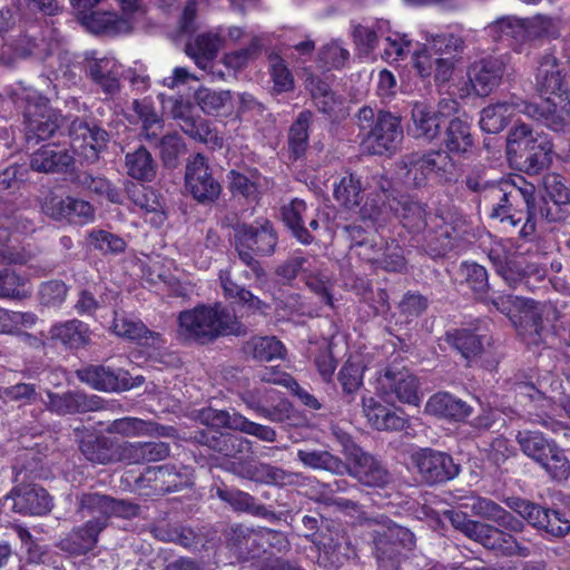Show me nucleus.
I'll list each match as a JSON object with an SVG mask.
<instances>
[{
    "label": "nucleus",
    "instance_id": "f257e3e1",
    "mask_svg": "<svg viewBox=\"0 0 570 570\" xmlns=\"http://www.w3.org/2000/svg\"><path fill=\"white\" fill-rule=\"evenodd\" d=\"M535 86L542 99L540 102H524L522 112L553 131H562L570 115V90L553 55L546 53L540 58Z\"/></svg>",
    "mask_w": 570,
    "mask_h": 570
},
{
    "label": "nucleus",
    "instance_id": "f03ea898",
    "mask_svg": "<svg viewBox=\"0 0 570 570\" xmlns=\"http://www.w3.org/2000/svg\"><path fill=\"white\" fill-rule=\"evenodd\" d=\"M178 335L186 343L207 345L227 335L243 336L246 326L220 302L198 304L177 317Z\"/></svg>",
    "mask_w": 570,
    "mask_h": 570
},
{
    "label": "nucleus",
    "instance_id": "7ed1b4c3",
    "mask_svg": "<svg viewBox=\"0 0 570 570\" xmlns=\"http://www.w3.org/2000/svg\"><path fill=\"white\" fill-rule=\"evenodd\" d=\"M553 144L549 135L534 131L527 124L511 128L507 138V155L520 170L538 175L549 167L552 160Z\"/></svg>",
    "mask_w": 570,
    "mask_h": 570
},
{
    "label": "nucleus",
    "instance_id": "20e7f679",
    "mask_svg": "<svg viewBox=\"0 0 570 570\" xmlns=\"http://www.w3.org/2000/svg\"><path fill=\"white\" fill-rule=\"evenodd\" d=\"M360 136L364 149L371 155L383 156L395 151L403 139L401 117L387 110L364 106L357 112Z\"/></svg>",
    "mask_w": 570,
    "mask_h": 570
},
{
    "label": "nucleus",
    "instance_id": "39448f33",
    "mask_svg": "<svg viewBox=\"0 0 570 570\" xmlns=\"http://www.w3.org/2000/svg\"><path fill=\"white\" fill-rule=\"evenodd\" d=\"M535 190V186L522 175L510 174L505 177L503 195H508L509 215H513L514 220L509 224V230L518 229L519 238L524 242H532L535 237L539 215Z\"/></svg>",
    "mask_w": 570,
    "mask_h": 570
},
{
    "label": "nucleus",
    "instance_id": "423d86ee",
    "mask_svg": "<svg viewBox=\"0 0 570 570\" xmlns=\"http://www.w3.org/2000/svg\"><path fill=\"white\" fill-rule=\"evenodd\" d=\"M277 243V232L267 218L234 227V245L238 257L257 276L263 274V268L255 256L273 255Z\"/></svg>",
    "mask_w": 570,
    "mask_h": 570
},
{
    "label": "nucleus",
    "instance_id": "0eeeda50",
    "mask_svg": "<svg viewBox=\"0 0 570 570\" xmlns=\"http://www.w3.org/2000/svg\"><path fill=\"white\" fill-rule=\"evenodd\" d=\"M451 521L456 529L489 550L507 557L529 554L528 547L523 546L514 534L498 527L468 519L463 512H452Z\"/></svg>",
    "mask_w": 570,
    "mask_h": 570
},
{
    "label": "nucleus",
    "instance_id": "6e6552de",
    "mask_svg": "<svg viewBox=\"0 0 570 570\" xmlns=\"http://www.w3.org/2000/svg\"><path fill=\"white\" fill-rule=\"evenodd\" d=\"M522 452L539 463L553 480H567L570 473V462L553 440L539 431H523L518 434Z\"/></svg>",
    "mask_w": 570,
    "mask_h": 570
},
{
    "label": "nucleus",
    "instance_id": "1a4fd4ad",
    "mask_svg": "<svg viewBox=\"0 0 570 570\" xmlns=\"http://www.w3.org/2000/svg\"><path fill=\"white\" fill-rule=\"evenodd\" d=\"M488 257L497 274L512 288L523 286L534 292L535 286L531 284L532 277L537 282H546L543 273H533L534 268L527 263L525 257L503 242L494 243L489 249Z\"/></svg>",
    "mask_w": 570,
    "mask_h": 570
},
{
    "label": "nucleus",
    "instance_id": "9d476101",
    "mask_svg": "<svg viewBox=\"0 0 570 570\" xmlns=\"http://www.w3.org/2000/svg\"><path fill=\"white\" fill-rule=\"evenodd\" d=\"M491 305L507 315L523 334L533 336V342L541 340L544 331V306L532 299L514 295H498L491 299Z\"/></svg>",
    "mask_w": 570,
    "mask_h": 570
},
{
    "label": "nucleus",
    "instance_id": "9b49d317",
    "mask_svg": "<svg viewBox=\"0 0 570 570\" xmlns=\"http://www.w3.org/2000/svg\"><path fill=\"white\" fill-rule=\"evenodd\" d=\"M502 502L531 527L551 537L561 538L570 532V520L560 510L546 508L520 497H507Z\"/></svg>",
    "mask_w": 570,
    "mask_h": 570
},
{
    "label": "nucleus",
    "instance_id": "f8f14e48",
    "mask_svg": "<svg viewBox=\"0 0 570 570\" xmlns=\"http://www.w3.org/2000/svg\"><path fill=\"white\" fill-rule=\"evenodd\" d=\"M504 72L501 58L487 56L473 61L466 69L468 81L459 89L460 98L488 97L500 86Z\"/></svg>",
    "mask_w": 570,
    "mask_h": 570
},
{
    "label": "nucleus",
    "instance_id": "ddd939ff",
    "mask_svg": "<svg viewBox=\"0 0 570 570\" xmlns=\"http://www.w3.org/2000/svg\"><path fill=\"white\" fill-rule=\"evenodd\" d=\"M484 335L475 330L460 327L446 331L444 341L455 350L469 366L476 365L487 371H495L499 358L490 348L484 347Z\"/></svg>",
    "mask_w": 570,
    "mask_h": 570
},
{
    "label": "nucleus",
    "instance_id": "4468645a",
    "mask_svg": "<svg viewBox=\"0 0 570 570\" xmlns=\"http://www.w3.org/2000/svg\"><path fill=\"white\" fill-rule=\"evenodd\" d=\"M421 479L429 485L443 484L455 479L461 466L451 454L431 448L420 449L412 454Z\"/></svg>",
    "mask_w": 570,
    "mask_h": 570
},
{
    "label": "nucleus",
    "instance_id": "2eb2a0df",
    "mask_svg": "<svg viewBox=\"0 0 570 570\" xmlns=\"http://www.w3.org/2000/svg\"><path fill=\"white\" fill-rule=\"evenodd\" d=\"M144 495H164L191 485L190 476L175 464L147 466L136 480Z\"/></svg>",
    "mask_w": 570,
    "mask_h": 570
},
{
    "label": "nucleus",
    "instance_id": "dca6fc26",
    "mask_svg": "<svg viewBox=\"0 0 570 570\" xmlns=\"http://www.w3.org/2000/svg\"><path fill=\"white\" fill-rule=\"evenodd\" d=\"M185 187L199 204H210L218 199L222 186L214 177L208 160L203 154L197 153L188 159Z\"/></svg>",
    "mask_w": 570,
    "mask_h": 570
},
{
    "label": "nucleus",
    "instance_id": "f3484780",
    "mask_svg": "<svg viewBox=\"0 0 570 570\" xmlns=\"http://www.w3.org/2000/svg\"><path fill=\"white\" fill-rule=\"evenodd\" d=\"M242 400L258 417L283 423L293 412L292 403L277 390L255 387L242 393Z\"/></svg>",
    "mask_w": 570,
    "mask_h": 570
},
{
    "label": "nucleus",
    "instance_id": "a211bd4d",
    "mask_svg": "<svg viewBox=\"0 0 570 570\" xmlns=\"http://www.w3.org/2000/svg\"><path fill=\"white\" fill-rule=\"evenodd\" d=\"M459 238V232L453 222L443 215L434 214L426 227L421 232L420 248L431 258H442L451 252Z\"/></svg>",
    "mask_w": 570,
    "mask_h": 570
},
{
    "label": "nucleus",
    "instance_id": "6ab92c4d",
    "mask_svg": "<svg viewBox=\"0 0 570 570\" xmlns=\"http://www.w3.org/2000/svg\"><path fill=\"white\" fill-rule=\"evenodd\" d=\"M377 391L386 397H395L410 405H417L421 401L419 380L405 367L386 366L379 379Z\"/></svg>",
    "mask_w": 570,
    "mask_h": 570
},
{
    "label": "nucleus",
    "instance_id": "aec40b11",
    "mask_svg": "<svg viewBox=\"0 0 570 570\" xmlns=\"http://www.w3.org/2000/svg\"><path fill=\"white\" fill-rule=\"evenodd\" d=\"M566 183V178L558 173H549L543 178L547 197L539 207V215L549 223L570 218V188Z\"/></svg>",
    "mask_w": 570,
    "mask_h": 570
},
{
    "label": "nucleus",
    "instance_id": "412c9836",
    "mask_svg": "<svg viewBox=\"0 0 570 570\" xmlns=\"http://www.w3.org/2000/svg\"><path fill=\"white\" fill-rule=\"evenodd\" d=\"M42 210L55 220H67L71 224L83 225L95 218V209L89 202L71 196L51 194L45 198Z\"/></svg>",
    "mask_w": 570,
    "mask_h": 570
},
{
    "label": "nucleus",
    "instance_id": "4be33fe9",
    "mask_svg": "<svg viewBox=\"0 0 570 570\" xmlns=\"http://www.w3.org/2000/svg\"><path fill=\"white\" fill-rule=\"evenodd\" d=\"M393 215L401 225L412 235H420L435 213L429 210L426 203L415 196L401 194L389 202Z\"/></svg>",
    "mask_w": 570,
    "mask_h": 570
},
{
    "label": "nucleus",
    "instance_id": "5701e85b",
    "mask_svg": "<svg viewBox=\"0 0 570 570\" xmlns=\"http://www.w3.org/2000/svg\"><path fill=\"white\" fill-rule=\"evenodd\" d=\"M475 147L472 126L460 117H453L445 125L440 149L452 160L469 159Z\"/></svg>",
    "mask_w": 570,
    "mask_h": 570
},
{
    "label": "nucleus",
    "instance_id": "b1692460",
    "mask_svg": "<svg viewBox=\"0 0 570 570\" xmlns=\"http://www.w3.org/2000/svg\"><path fill=\"white\" fill-rule=\"evenodd\" d=\"M82 455L95 464L124 462L125 441L105 434H88L79 442Z\"/></svg>",
    "mask_w": 570,
    "mask_h": 570
},
{
    "label": "nucleus",
    "instance_id": "393cba45",
    "mask_svg": "<svg viewBox=\"0 0 570 570\" xmlns=\"http://www.w3.org/2000/svg\"><path fill=\"white\" fill-rule=\"evenodd\" d=\"M78 379L98 391H128L134 387L129 373L105 365H87L77 372Z\"/></svg>",
    "mask_w": 570,
    "mask_h": 570
},
{
    "label": "nucleus",
    "instance_id": "a878e982",
    "mask_svg": "<svg viewBox=\"0 0 570 570\" xmlns=\"http://www.w3.org/2000/svg\"><path fill=\"white\" fill-rule=\"evenodd\" d=\"M350 473L360 483L371 488H384L391 481V474L382 462L360 448L351 454Z\"/></svg>",
    "mask_w": 570,
    "mask_h": 570
},
{
    "label": "nucleus",
    "instance_id": "bb28decb",
    "mask_svg": "<svg viewBox=\"0 0 570 570\" xmlns=\"http://www.w3.org/2000/svg\"><path fill=\"white\" fill-rule=\"evenodd\" d=\"M87 77L106 96L112 98L119 94L122 66L114 57L94 58L88 62Z\"/></svg>",
    "mask_w": 570,
    "mask_h": 570
},
{
    "label": "nucleus",
    "instance_id": "cd10ccee",
    "mask_svg": "<svg viewBox=\"0 0 570 570\" xmlns=\"http://www.w3.org/2000/svg\"><path fill=\"white\" fill-rule=\"evenodd\" d=\"M443 114L425 102H414L411 109V120L407 134L424 142H433L441 136Z\"/></svg>",
    "mask_w": 570,
    "mask_h": 570
},
{
    "label": "nucleus",
    "instance_id": "c85d7f7f",
    "mask_svg": "<svg viewBox=\"0 0 570 570\" xmlns=\"http://www.w3.org/2000/svg\"><path fill=\"white\" fill-rule=\"evenodd\" d=\"M375 244V248L370 253L360 254V258L370 264L375 271H385L389 273H403L406 271V258L404 249L396 239L383 240Z\"/></svg>",
    "mask_w": 570,
    "mask_h": 570
},
{
    "label": "nucleus",
    "instance_id": "c756f323",
    "mask_svg": "<svg viewBox=\"0 0 570 570\" xmlns=\"http://www.w3.org/2000/svg\"><path fill=\"white\" fill-rule=\"evenodd\" d=\"M49 335L55 345H61L69 351L83 350L92 342L89 324L78 318L55 323L49 330Z\"/></svg>",
    "mask_w": 570,
    "mask_h": 570
},
{
    "label": "nucleus",
    "instance_id": "7c9ffc66",
    "mask_svg": "<svg viewBox=\"0 0 570 570\" xmlns=\"http://www.w3.org/2000/svg\"><path fill=\"white\" fill-rule=\"evenodd\" d=\"M73 165V157L60 144H46L30 156V169L42 174L66 173Z\"/></svg>",
    "mask_w": 570,
    "mask_h": 570
},
{
    "label": "nucleus",
    "instance_id": "2f4dec72",
    "mask_svg": "<svg viewBox=\"0 0 570 570\" xmlns=\"http://www.w3.org/2000/svg\"><path fill=\"white\" fill-rule=\"evenodd\" d=\"M10 497L13 500V510L23 515H45L52 507L48 491L38 485L13 488Z\"/></svg>",
    "mask_w": 570,
    "mask_h": 570
},
{
    "label": "nucleus",
    "instance_id": "473e14b6",
    "mask_svg": "<svg viewBox=\"0 0 570 570\" xmlns=\"http://www.w3.org/2000/svg\"><path fill=\"white\" fill-rule=\"evenodd\" d=\"M265 542L264 528L250 529L238 524L227 535V547L246 560L266 554Z\"/></svg>",
    "mask_w": 570,
    "mask_h": 570
},
{
    "label": "nucleus",
    "instance_id": "72a5a7b5",
    "mask_svg": "<svg viewBox=\"0 0 570 570\" xmlns=\"http://www.w3.org/2000/svg\"><path fill=\"white\" fill-rule=\"evenodd\" d=\"M375 557L379 566L385 561L394 563V559L400 554L399 548L412 550L415 547V535L407 528L393 524L380 534L375 540Z\"/></svg>",
    "mask_w": 570,
    "mask_h": 570
},
{
    "label": "nucleus",
    "instance_id": "f704fd0d",
    "mask_svg": "<svg viewBox=\"0 0 570 570\" xmlns=\"http://www.w3.org/2000/svg\"><path fill=\"white\" fill-rule=\"evenodd\" d=\"M425 413L449 422H463L472 413V407L450 392H436L429 397Z\"/></svg>",
    "mask_w": 570,
    "mask_h": 570
},
{
    "label": "nucleus",
    "instance_id": "c9c22d12",
    "mask_svg": "<svg viewBox=\"0 0 570 570\" xmlns=\"http://www.w3.org/2000/svg\"><path fill=\"white\" fill-rule=\"evenodd\" d=\"M195 439L198 443L208 446L226 458L225 469L229 461L242 460L243 454L250 449L249 442L245 438L229 433L217 434L216 432L215 434H210L206 431H199L196 433Z\"/></svg>",
    "mask_w": 570,
    "mask_h": 570
},
{
    "label": "nucleus",
    "instance_id": "e433bc0d",
    "mask_svg": "<svg viewBox=\"0 0 570 570\" xmlns=\"http://www.w3.org/2000/svg\"><path fill=\"white\" fill-rule=\"evenodd\" d=\"M102 530L101 523L86 521L83 524L73 528L62 538L59 542V548L70 556H86L96 548Z\"/></svg>",
    "mask_w": 570,
    "mask_h": 570
},
{
    "label": "nucleus",
    "instance_id": "4c0bfd02",
    "mask_svg": "<svg viewBox=\"0 0 570 570\" xmlns=\"http://www.w3.org/2000/svg\"><path fill=\"white\" fill-rule=\"evenodd\" d=\"M363 413L367 423L377 431H402L407 419L391 410L373 396L362 399Z\"/></svg>",
    "mask_w": 570,
    "mask_h": 570
},
{
    "label": "nucleus",
    "instance_id": "58836bf2",
    "mask_svg": "<svg viewBox=\"0 0 570 570\" xmlns=\"http://www.w3.org/2000/svg\"><path fill=\"white\" fill-rule=\"evenodd\" d=\"M214 495L220 501L227 503L235 512H245L253 517L268 518L274 515L272 509L259 503L255 497L248 492L228 488L226 484L217 485L214 489Z\"/></svg>",
    "mask_w": 570,
    "mask_h": 570
},
{
    "label": "nucleus",
    "instance_id": "ea45409f",
    "mask_svg": "<svg viewBox=\"0 0 570 570\" xmlns=\"http://www.w3.org/2000/svg\"><path fill=\"white\" fill-rule=\"evenodd\" d=\"M132 204L141 210L146 218L151 215L149 223L155 227H161L167 219L165 203L161 195L151 187L139 185L128 190Z\"/></svg>",
    "mask_w": 570,
    "mask_h": 570
},
{
    "label": "nucleus",
    "instance_id": "a19ab883",
    "mask_svg": "<svg viewBox=\"0 0 570 570\" xmlns=\"http://www.w3.org/2000/svg\"><path fill=\"white\" fill-rule=\"evenodd\" d=\"M119 502L114 498L98 492H86L78 497V513L87 521L101 523L105 529L109 518L116 513Z\"/></svg>",
    "mask_w": 570,
    "mask_h": 570
},
{
    "label": "nucleus",
    "instance_id": "79ce46f5",
    "mask_svg": "<svg viewBox=\"0 0 570 570\" xmlns=\"http://www.w3.org/2000/svg\"><path fill=\"white\" fill-rule=\"evenodd\" d=\"M112 331L117 336L135 342L140 346L160 348L164 344L161 334L149 330L141 321L115 317Z\"/></svg>",
    "mask_w": 570,
    "mask_h": 570
},
{
    "label": "nucleus",
    "instance_id": "37998d69",
    "mask_svg": "<svg viewBox=\"0 0 570 570\" xmlns=\"http://www.w3.org/2000/svg\"><path fill=\"white\" fill-rule=\"evenodd\" d=\"M224 45L223 37L217 32H203L186 43V53L196 66L206 69L218 56Z\"/></svg>",
    "mask_w": 570,
    "mask_h": 570
},
{
    "label": "nucleus",
    "instance_id": "c03bdc74",
    "mask_svg": "<svg viewBox=\"0 0 570 570\" xmlns=\"http://www.w3.org/2000/svg\"><path fill=\"white\" fill-rule=\"evenodd\" d=\"M170 454V445L163 441L128 442L125 441L122 452L124 462L127 464H146L167 459Z\"/></svg>",
    "mask_w": 570,
    "mask_h": 570
},
{
    "label": "nucleus",
    "instance_id": "a18cd8bd",
    "mask_svg": "<svg viewBox=\"0 0 570 570\" xmlns=\"http://www.w3.org/2000/svg\"><path fill=\"white\" fill-rule=\"evenodd\" d=\"M175 119L190 138L214 146L222 145V138L218 137L216 130L212 129L209 121L200 116H195L191 108L186 107L180 111H175Z\"/></svg>",
    "mask_w": 570,
    "mask_h": 570
},
{
    "label": "nucleus",
    "instance_id": "49530a36",
    "mask_svg": "<svg viewBox=\"0 0 570 570\" xmlns=\"http://www.w3.org/2000/svg\"><path fill=\"white\" fill-rule=\"evenodd\" d=\"M320 549L334 566H341L356 554L350 537L343 529L328 530L322 533L318 541Z\"/></svg>",
    "mask_w": 570,
    "mask_h": 570
},
{
    "label": "nucleus",
    "instance_id": "de8ad7c7",
    "mask_svg": "<svg viewBox=\"0 0 570 570\" xmlns=\"http://www.w3.org/2000/svg\"><path fill=\"white\" fill-rule=\"evenodd\" d=\"M314 120V114L305 109L296 116L288 129L287 145L289 157L298 160L304 157L309 146V128Z\"/></svg>",
    "mask_w": 570,
    "mask_h": 570
},
{
    "label": "nucleus",
    "instance_id": "09e8293b",
    "mask_svg": "<svg viewBox=\"0 0 570 570\" xmlns=\"http://www.w3.org/2000/svg\"><path fill=\"white\" fill-rule=\"evenodd\" d=\"M307 210L306 202L301 198H293L281 208V216L284 225L289 229L292 236L304 245L314 242V236L305 227L304 215Z\"/></svg>",
    "mask_w": 570,
    "mask_h": 570
},
{
    "label": "nucleus",
    "instance_id": "8fccbe9b",
    "mask_svg": "<svg viewBox=\"0 0 570 570\" xmlns=\"http://www.w3.org/2000/svg\"><path fill=\"white\" fill-rule=\"evenodd\" d=\"M505 185V177L493 181L491 187L484 190V199L482 200L488 216L490 219L499 220L503 228L509 230V224H512L513 215H509L508 210V195H503Z\"/></svg>",
    "mask_w": 570,
    "mask_h": 570
},
{
    "label": "nucleus",
    "instance_id": "3c124183",
    "mask_svg": "<svg viewBox=\"0 0 570 570\" xmlns=\"http://www.w3.org/2000/svg\"><path fill=\"white\" fill-rule=\"evenodd\" d=\"M222 287L224 297L230 303V305L238 308L246 309L247 313L264 314L269 307L267 303L262 301L258 296L254 295L249 289L238 285L229 277L222 279Z\"/></svg>",
    "mask_w": 570,
    "mask_h": 570
},
{
    "label": "nucleus",
    "instance_id": "603ef678",
    "mask_svg": "<svg viewBox=\"0 0 570 570\" xmlns=\"http://www.w3.org/2000/svg\"><path fill=\"white\" fill-rule=\"evenodd\" d=\"M14 11L9 7L2 8L0 10V39L3 42L2 48L4 46H9L11 51L17 57L30 56L36 46L32 39L28 38L27 36H22L21 32H19V39L9 42V39L14 37L11 35V32L14 31Z\"/></svg>",
    "mask_w": 570,
    "mask_h": 570
},
{
    "label": "nucleus",
    "instance_id": "864d4df0",
    "mask_svg": "<svg viewBox=\"0 0 570 570\" xmlns=\"http://www.w3.org/2000/svg\"><path fill=\"white\" fill-rule=\"evenodd\" d=\"M431 179L440 184H451L456 180V163L439 149L422 150Z\"/></svg>",
    "mask_w": 570,
    "mask_h": 570
},
{
    "label": "nucleus",
    "instance_id": "5fc2aeb1",
    "mask_svg": "<svg viewBox=\"0 0 570 570\" xmlns=\"http://www.w3.org/2000/svg\"><path fill=\"white\" fill-rule=\"evenodd\" d=\"M159 429L164 430L165 426L139 417L125 416L110 422L107 432L125 438H137L159 433Z\"/></svg>",
    "mask_w": 570,
    "mask_h": 570
},
{
    "label": "nucleus",
    "instance_id": "6e6d98bb",
    "mask_svg": "<svg viewBox=\"0 0 570 570\" xmlns=\"http://www.w3.org/2000/svg\"><path fill=\"white\" fill-rule=\"evenodd\" d=\"M333 196L346 209L357 207L363 199L361 178L353 173L343 176L338 183L334 184Z\"/></svg>",
    "mask_w": 570,
    "mask_h": 570
},
{
    "label": "nucleus",
    "instance_id": "4d7b16f0",
    "mask_svg": "<svg viewBox=\"0 0 570 570\" xmlns=\"http://www.w3.org/2000/svg\"><path fill=\"white\" fill-rule=\"evenodd\" d=\"M126 166L128 175L137 180L151 181L156 177L157 165L144 146L126 155Z\"/></svg>",
    "mask_w": 570,
    "mask_h": 570
},
{
    "label": "nucleus",
    "instance_id": "13d9d810",
    "mask_svg": "<svg viewBox=\"0 0 570 570\" xmlns=\"http://www.w3.org/2000/svg\"><path fill=\"white\" fill-rule=\"evenodd\" d=\"M365 366L361 362L346 360L337 373V380L342 393L347 402L355 399L356 393L363 386Z\"/></svg>",
    "mask_w": 570,
    "mask_h": 570
},
{
    "label": "nucleus",
    "instance_id": "bf43d9fd",
    "mask_svg": "<svg viewBox=\"0 0 570 570\" xmlns=\"http://www.w3.org/2000/svg\"><path fill=\"white\" fill-rule=\"evenodd\" d=\"M401 167L405 170L404 179L410 186L420 188L428 185L431 179L422 150L403 155L401 158Z\"/></svg>",
    "mask_w": 570,
    "mask_h": 570
},
{
    "label": "nucleus",
    "instance_id": "052dcab7",
    "mask_svg": "<svg viewBox=\"0 0 570 570\" xmlns=\"http://www.w3.org/2000/svg\"><path fill=\"white\" fill-rule=\"evenodd\" d=\"M77 181L79 186L99 198H105L112 204H122L121 190L105 177L85 171L77 176Z\"/></svg>",
    "mask_w": 570,
    "mask_h": 570
},
{
    "label": "nucleus",
    "instance_id": "680f3d73",
    "mask_svg": "<svg viewBox=\"0 0 570 570\" xmlns=\"http://www.w3.org/2000/svg\"><path fill=\"white\" fill-rule=\"evenodd\" d=\"M462 271L465 276V283L474 293L475 297L487 304H491L493 297H489V276L487 269L474 262H463Z\"/></svg>",
    "mask_w": 570,
    "mask_h": 570
},
{
    "label": "nucleus",
    "instance_id": "e2e57ef3",
    "mask_svg": "<svg viewBox=\"0 0 570 570\" xmlns=\"http://www.w3.org/2000/svg\"><path fill=\"white\" fill-rule=\"evenodd\" d=\"M228 190L233 197L243 198L247 203L257 204L261 199L259 186L245 174L232 169L227 174Z\"/></svg>",
    "mask_w": 570,
    "mask_h": 570
},
{
    "label": "nucleus",
    "instance_id": "0e129e2a",
    "mask_svg": "<svg viewBox=\"0 0 570 570\" xmlns=\"http://www.w3.org/2000/svg\"><path fill=\"white\" fill-rule=\"evenodd\" d=\"M246 351L257 361L269 362L283 357L285 347L275 336H259L246 344Z\"/></svg>",
    "mask_w": 570,
    "mask_h": 570
},
{
    "label": "nucleus",
    "instance_id": "69168bd1",
    "mask_svg": "<svg viewBox=\"0 0 570 570\" xmlns=\"http://www.w3.org/2000/svg\"><path fill=\"white\" fill-rule=\"evenodd\" d=\"M48 409L60 415L92 410V406L86 404V397L80 394L70 392L65 394L48 392Z\"/></svg>",
    "mask_w": 570,
    "mask_h": 570
},
{
    "label": "nucleus",
    "instance_id": "338daca9",
    "mask_svg": "<svg viewBox=\"0 0 570 570\" xmlns=\"http://www.w3.org/2000/svg\"><path fill=\"white\" fill-rule=\"evenodd\" d=\"M262 41L258 37H254L246 47L234 51L226 52L223 57V63L235 71L242 70L248 66L250 61L256 60L262 53Z\"/></svg>",
    "mask_w": 570,
    "mask_h": 570
},
{
    "label": "nucleus",
    "instance_id": "774afa93",
    "mask_svg": "<svg viewBox=\"0 0 570 570\" xmlns=\"http://www.w3.org/2000/svg\"><path fill=\"white\" fill-rule=\"evenodd\" d=\"M428 307V297L417 291L405 292L401 301L397 303L399 314L406 324L414 322L423 315Z\"/></svg>",
    "mask_w": 570,
    "mask_h": 570
}]
</instances>
